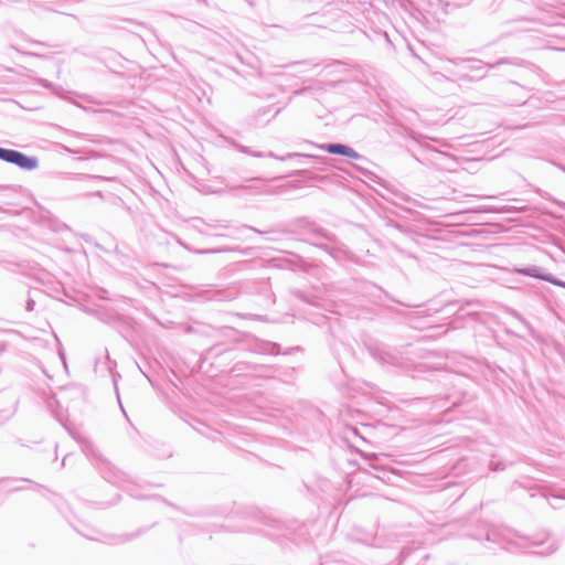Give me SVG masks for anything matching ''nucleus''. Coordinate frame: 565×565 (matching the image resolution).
<instances>
[{
    "label": "nucleus",
    "instance_id": "f257e3e1",
    "mask_svg": "<svg viewBox=\"0 0 565 565\" xmlns=\"http://www.w3.org/2000/svg\"><path fill=\"white\" fill-rule=\"evenodd\" d=\"M193 226L202 235L215 237H231L234 239H237L239 237L238 234L245 230H250L259 234L263 233L262 231L253 226L244 225L238 227H232L227 223H222L215 220L205 221L203 218H196Z\"/></svg>",
    "mask_w": 565,
    "mask_h": 565
},
{
    "label": "nucleus",
    "instance_id": "f03ea898",
    "mask_svg": "<svg viewBox=\"0 0 565 565\" xmlns=\"http://www.w3.org/2000/svg\"><path fill=\"white\" fill-rule=\"evenodd\" d=\"M467 65L463 67L468 73L461 75V79H481L487 75V72L491 68L502 64L520 65L519 58H501L493 64H487L479 60H465L462 61Z\"/></svg>",
    "mask_w": 565,
    "mask_h": 565
},
{
    "label": "nucleus",
    "instance_id": "7ed1b4c3",
    "mask_svg": "<svg viewBox=\"0 0 565 565\" xmlns=\"http://www.w3.org/2000/svg\"><path fill=\"white\" fill-rule=\"evenodd\" d=\"M370 353L374 360L382 365H393L401 367L403 365L402 358L394 351L382 347L370 348Z\"/></svg>",
    "mask_w": 565,
    "mask_h": 565
},
{
    "label": "nucleus",
    "instance_id": "20e7f679",
    "mask_svg": "<svg viewBox=\"0 0 565 565\" xmlns=\"http://www.w3.org/2000/svg\"><path fill=\"white\" fill-rule=\"evenodd\" d=\"M9 163L15 164L23 170L31 171L38 168L39 160L36 157H30L19 150H14Z\"/></svg>",
    "mask_w": 565,
    "mask_h": 565
},
{
    "label": "nucleus",
    "instance_id": "39448f33",
    "mask_svg": "<svg viewBox=\"0 0 565 565\" xmlns=\"http://www.w3.org/2000/svg\"><path fill=\"white\" fill-rule=\"evenodd\" d=\"M103 475L111 483H120L126 479V475L108 461L104 462Z\"/></svg>",
    "mask_w": 565,
    "mask_h": 565
},
{
    "label": "nucleus",
    "instance_id": "423d86ee",
    "mask_svg": "<svg viewBox=\"0 0 565 565\" xmlns=\"http://www.w3.org/2000/svg\"><path fill=\"white\" fill-rule=\"evenodd\" d=\"M306 143L312 146V147H317V148H320L321 150H324L331 154H339V156H344L345 157V152L348 150V147L347 145L344 143H339V142H331V143H322V145H316L313 142H310V141H306Z\"/></svg>",
    "mask_w": 565,
    "mask_h": 565
},
{
    "label": "nucleus",
    "instance_id": "0eeeda50",
    "mask_svg": "<svg viewBox=\"0 0 565 565\" xmlns=\"http://www.w3.org/2000/svg\"><path fill=\"white\" fill-rule=\"evenodd\" d=\"M273 110L271 106L259 108L256 114L254 115V122L255 125H265L268 124L273 118H275L279 113L280 108H277L270 117L267 118L269 113Z\"/></svg>",
    "mask_w": 565,
    "mask_h": 565
},
{
    "label": "nucleus",
    "instance_id": "6e6552de",
    "mask_svg": "<svg viewBox=\"0 0 565 565\" xmlns=\"http://www.w3.org/2000/svg\"><path fill=\"white\" fill-rule=\"evenodd\" d=\"M515 273L524 276H529L532 278L544 280V277L547 276L548 273H545L542 267L531 265L523 268H515Z\"/></svg>",
    "mask_w": 565,
    "mask_h": 565
},
{
    "label": "nucleus",
    "instance_id": "1a4fd4ad",
    "mask_svg": "<svg viewBox=\"0 0 565 565\" xmlns=\"http://www.w3.org/2000/svg\"><path fill=\"white\" fill-rule=\"evenodd\" d=\"M324 241L333 242V235L321 227L315 228L312 245L323 248Z\"/></svg>",
    "mask_w": 565,
    "mask_h": 565
},
{
    "label": "nucleus",
    "instance_id": "9d476101",
    "mask_svg": "<svg viewBox=\"0 0 565 565\" xmlns=\"http://www.w3.org/2000/svg\"><path fill=\"white\" fill-rule=\"evenodd\" d=\"M267 157L269 158H273V159H276V160H280V161H285L287 159H290V158H296V157H306V158H316L315 156L312 154H305V153H300V152H289L287 153L286 156H278L276 154L275 152L273 151H269L267 153Z\"/></svg>",
    "mask_w": 565,
    "mask_h": 565
},
{
    "label": "nucleus",
    "instance_id": "9b49d317",
    "mask_svg": "<svg viewBox=\"0 0 565 565\" xmlns=\"http://www.w3.org/2000/svg\"><path fill=\"white\" fill-rule=\"evenodd\" d=\"M237 296V291L235 289H228V290H220L217 291V295L215 298L217 300H232L235 299Z\"/></svg>",
    "mask_w": 565,
    "mask_h": 565
},
{
    "label": "nucleus",
    "instance_id": "f8f14e48",
    "mask_svg": "<svg viewBox=\"0 0 565 565\" xmlns=\"http://www.w3.org/2000/svg\"><path fill=\"white\" fill-rule=\"evenodd\" d=\"M558 548V544L556 541H548L547 545L544 547L543 551L540 552L542 555H551L555 553Z\"/></svg>",
    "mask_w": 565,
    "mask_h": 565
},
{
    "label": "nucleus",
    "instance_id": "ddd939ff",
    "mask_svg": "<svg viewBox=\"0 0 565 565\" xmlns=\"http://www.w3.org/2000/svg\"><path fill=\"white\" fill-rule=\"evenodd\" d=\"M13 152H14V149H7V148L0 147V160L9 163L10 160L12 159Z\"/></svg>",
    "mask_w": 565,
    "mask_h": 565
},
{
    "label": "nucleus",
    "instance_id": "4468645a",
    "mask_svg": "<svg viewBox=\"0 0 565 565\" xmlns=\"http://www.w3.org/2000/svg\"><path fill=\"white\" fill-rule=\"evenodd\" d=\"M544 281H547V282H551L552 285L565 288V281L556 278L552 274H547V276L544 277Z\"/></svg>",
    "mask_w": 565,
    "mask_h": 565
},
{
    "label": "nucleus",
    "instance_id": "2eb2a0df",
    "mask_svg": "<svg viewBox=\"0 0 565 565\" xmlns=\"http://www.w3.org/2000/svg\"><path fill=\"white\" fill-rule=\"evenodd\" d=\"M294 294L300 300H302L307 303H310V305H316V301L313 299L309 298L303 291L297 290Z\"/></svg>",
    "mask_w": 565,
    "mask_h": 565
},
{
    "label": "nucleus",
    "instance_id": "dca6fc26",
    "mask_svg": "<svg viewBox=\"0 0 565 565\" xmlns=\"http://www.w3.org/2000/svg\"><path fill=\"white\" fill-rule=\"evenodd\" d=\"M490 469L493 471L503 470L505 468L504 463L501 461L491 460L489 465Z\"/></svg>",
    "mask_w": 565,
    "mask_h": 565
},
{
    "label": "nucleus",
    "instance_id": "f3484780",
    "mask_svg": "<svg viewBox=\"0 0 565 565\" xmlns=\"http://www.w3.org/2000/svg\"><path fill=\"white\" fill-rule=\"evenodd\" d=\"M345 157H349V158H351V159H355V160H359V159H361V158H362V156H361L359 152H356V151H355L353 148H351V147H348V150H347V152H345Z\"/></svg>",
    "mask_w": 565,
    "mask_h": 565
},
{
    "label": "nucleus",
    "instance_id": "a211bd4d",
    "mask_svg": "<svg viewBox=\"0 0 565 565\" xmlns=\"http://www.w3.org/2000/svg\"><path fill=\"white\" fill-rule=\"evenodd\" d=\"M234 147L239 151V152H243L245 154H248V156H252V149L244 146V145H241V143H234Z\"/></svg>",
    "mask_w": 565,
    "mask_h": 565
},
{
    "label": "nucleus",
    "instance_id": "6ab92c4d",
    "mask_svg": "<svg viewBox=\"0 0 565 565\" xmlns=\"http://www.w3.org/2000/svg\"><path fill=\"white\" fill-rule=\"evenodd\" d=\"M34 307H35V301L32 298H29L26 300V310L28 311H33Z\"/></svg>",
    "mask_w": 565,
    "mask_h": 565
},
{
    "label": "nucleus",
    "instance_id": "aec40b11",
    "mask_svg": "<svg viewBox=\"0 0 565 565\" xmlns=\"http://www.w3.org/2000/svg\"><path fill=\"white\" fill-rule=\"evenodd\" d=\"M252 157H255V158H262V157H264V153H263V152H260V151H253V150H252Z\"/></svg>",
    "mask_w": 565,
    "mask_h": 565
},
{
    "label": "nucleus",
    "instance_id": "412c9836",
    "mask_svg": "<svg viewBox=\"0 0 565 565\" xmlns=\"http://www.w3.org/2000/svg\"><path fill=\"white\" fill-rule=\"evenodd\" d=\"M487 540H488V541H495V539H494V532H492V531H491V532H488V533H487Z\"/></svg>",
    "mask_w": 565,
    "mask_h": 565
},
{
    "label": "nucleus",
    "instance_id": "4be33fe9",
    "mask_svg": "<svg viewBox=\"0 0 565 565\" xmlns=\"http://www.w3.org/2000/svg\"><path fill=\"white\" fill-rule=\"evenodd\" d=\"M220 252H223V249H207V250H202L201 253H220Z\"/></svg>",
    "mask_w": 565,
    "mask_h": 565
},
{
    "label": "nucleus",
    "instance_id": "5701e85b",
    "mask_svg": "<svg viewBox=\"0 0 565 565\" xmlns=\"http://www.w3.org/2000/svg\"><path fill=\"white\" fill-rule=\"evenodd\" d=\"M83 535L87 539H90V540H96L95 536H93L90 533H83Z\"/></svg>",
    "mask_w": 565,
    "mask_h": 565
},
{
    "label": "nucleus",
    "instance_id": "b1692460",
    "mask_svg": "<svg viewBox=\"0 0 565 565\" xmlns=\"http://www.w3.org/2000/svg\"><path fill=\"white\" fill-rule=\"evenodd\" d=\"M543 544H544V542H533L532 543V545H534V546H540V545H543Z\"/></svg>",
    "mask_w": 565,
    "mask_h": 565
},
{
    "label": "nucleus",
    "instance_id": "393cba45",
    "mask_svg": "<svg viewBox=\"0 0 565 565\" xmlns=\"http://www.w3.org/2000/svg\"><path fill=\"white\" fill-rule=\"evenodd\" d=\"M60 355H61V358H62V360H63V364L66 366V361H65V356H64V354H63V353H60Z\"/></svg>",
    "mask_w": 565,
    "mask_h": 565
},
{
    "label": "nucleus",
    "instance_id": "a878e982",
    "mask_svg": "<svg viewBox=\"0 0 565 565\" xmlns=\"http://www.w3.org/2000/svg\"><path fill=\"white\" fill-rule=\"evenodd\" d=\"M68 459V456H65L62 460V465L65 466L66 465V460Z\"/></svg>",
    "mask_w": 565,
    "mask_h": 565
},
{
    "label": "nucleus",
    "instance_id": "bb28decb",
    "mask_svg": "<svg viewBox=\"0 0 565 565\" xmlns=\"http://www.w3.org/2000/svg\"><path fill=\"white\" fill-rule=\"evenodd\" d=\"M120 407H121L122 414H124V415L126 416V418L128 419V416H127V414H126V411L124 409V407H122L121 405H120Z\"/></svg>",
    "mask_w": 565,
    "mask_h": 565
},
{
    "label": "nucleus",
    "instance_id": "cd10ccee",
    "mask_svg": "<svg viewBox=\"0 0 565 565\" xmlns=\"http://www.w3.org/2000/svg\"><path fill=\"white\" fill-rule=\"evenodd\" d=\"M308 88H301V90H299L298 93H302L305 90H307Z\"/></svg>",
    "mask_w": 565,
    "mask_h": 565
},
{
    "label": "nucleus",
    "instance_id": "c85d7f7f",
    "mask_svg": "<svg viewBox=\"0 0 565 565\" xmlns=\"http://www.w3.org/2000/svg\"><path fill=\"white\" fill-rule=\"evenodd\" d=\"M202 2L206 3L205 0H201Z\"/></svg>",
    "mask_w": 565,
    "mask_h": 565
}]
</instances>
